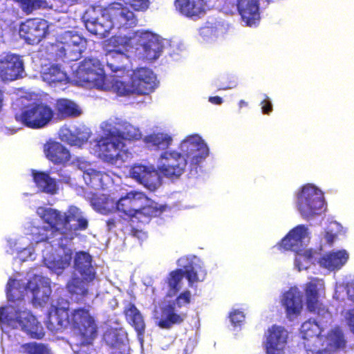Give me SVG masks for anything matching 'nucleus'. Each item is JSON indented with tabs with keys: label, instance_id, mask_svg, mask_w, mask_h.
Listing matches in <instances>:
<instances>
[{
	"label": "nucleus",
	"instance_id": "nucleus-1",
	"mask_svg": "<svg viewBox=\"0 0 354 354\" xmlns=\"http://www.w3.org/2000/svg\"><path fill=\"white\" fill-rule=\"evenodd\" d=\"M48 329L52 332L71 328L78 331L82 342L78 354H91L84 349L93 344L97 335V326L90 310L79 307L69 313V303L60 299L56 306H52L46 321Z\"/></svg>",
	"mask_w": 354,
	"mask_h": 354
},
{
	"label": "nucleus",
	"instance_id": "nucleus-2",
	"mask_svg": "<svg viewBox=\"0 0 354 354\" xmlns=\"http://www.w3.org/2000/svg\"><path fill=\"white\" fill-rule=\"evenodd\" d=\"M181 152L165 151L160 156L158 171L165 177L178 178L185 171L189 160L191 170L196 171L200 163L209 155V148L201 137L194 135L187 137L180 145Z\"/></svg>",
	"mask_w": 354,
	"mask_h": 354
},
{
	"label": "nucleus",
	"instance_id": "nucleus-3",
	"mask_svg": "<svg viewBox=\"0 0 354 354\" xmlns=\"http://www.w3.org/2000/svg\"><path fill=\"white\" fill-rule=\"evenodd\" d=\"M39 209L41 218L49 225L52 234L61 235V241H71L78 234L77 232L85 231L88 227V219L76 206H69L64 214L51 207H40Z\"/></svg>",
	"mask_w": 354,
	"mask_h": 354
},
{
	"label": "nucleus",
	"instance_id": "nucleus-4",
	"mask_svg": "<svg viewBox=\"0 0 354 354\" xmlns=\"http://www.w3.org/2000/svg\"><path fill=\"white\" fill-rule=\"evenodd\" d=\"M323 329L315 320L309 319L300 327L301 337L306 340L307 354H335V351L346 346L344 333L339 327L330 329L326 336L321 335Z\"/></svg>",
	"mask_w": 354,
	"mask_h": 354
},
{
	"label": "nucleus",
	"instance_id": "nucleus-5",
	"mask_svg": "<svg viewBox=\"0 0 354 354\" xmlns=\"http://www.w3.org/2000/svg\"><path fill=\"white\" fill-rule=\"evenodd\" d=\"M138 19L134 13L118 2H113L102 9V15L95 19H88L85 27L91 34L104 38L112 29H128L135 27Z\"/></svg>",
	"mask_w": 354,
	"mask_h": 354
},
{
	"label": "nucleus",
	"instance_id": "nucleus-6",
	"mask_svg": "<svg viewBox=\"0 0 354 354\" xmlns=\"http://www.w3.org/2000/svg\"><path fill=\"white\" fill-rule=\"evenodd\" d=\"M0 323L12 329L21 328L33 339H42L45 335L42 325L30 311L12 305L0 307Z\"/></svg>",
	"mask_w": 354,
	"mask_h": 354
},
{
	"label": "nucleus",
	"instance_id": "nucleus-7",
	"mask_svg": "<svg viewBox=\"0 0 354 354\" xmlns=\"http://www.w3.org/2000/svg\"><path fill=\"white\" fill-rule=\"evenodd\" d=\"M24 97L17 100V106L21 104L15 113V119L24 127L32 129H40L47 127L55 117L53 109L46 102H33L24 105Z\"/></svg>",
	"mask_w": 354,
	"mask_h": 354
},
{
	"label": "nucleus",
	"instance_id": "nucleus-8",
	"mask_svg": "<svg viewBox=\"0 0 354 354\" xmlns=\"http://www.w3.org/2000/svg\"><path fill=\"white\" fill-rule=\"evenodd\" d=\"M307 236V228L299 225L292 229L277 244L278 248L295 253V264L299 270L306 268L304 263H309L313 257L312 249H306L304 239Z\"/></svg>",
	"mask_w": 354,
	"mask_h": 354
},
{
	"label": "nucleus",
	"instance_id": "nucleus-9",
	"mask_svg": "<svg viewBox=\"0 0 354 354\" xmlns=\"http://www.w3.org/2000/svg\"><path fill=\"white\" fill-rule=\"evenodd\" d=\"M85 38L73 31H65L61 34L52 45L57 59L64 62L80 59L86 48Z\"/></svg>",
	"mask_w": 354,
	"mask_h": 354
},
{
	"label": "nucleus",
	"instance_id": "nucleus-10",
	"mask_svg": "<svg viewBox=\"0 0 354 354\" xmlns=\"http://www.w3.org/2000/svg\"><path fill=\"white\" fill-rule=\"evenodd\" d=\"M126 145L113 132L108 130L104 136L97 140L95 148L99 157L104 162L116 165L118 162H124L130 153Z\"/></svg>",
	"mask_w": 354,
	"mask_h": 354
},
{
	"label": "nucleus",
	"instance_id": "nucleus-11",
	"mask_svg": "<svg viewBox=\"0 0 354 354\" xmlns=\"http://www.w3.org/2000/svg\"><path fill=\"white\" fill-rule=\"evenodd\" d=\"M324 205V199L321 191L312 185H304L297 194V207L306 221L321 214Z\"/></svg>",
	"mask_w": 354,
	"mask_h": 354
},
{
	"label": "nucleus",
	"instance_id": "nucleus-12",
	"mask_svg": "<svg viewBox=\"0 0 354 354\" xmlns=\"http://www.w3.org/2000/svg\"><path fill=\"white\" fill-rule=\"evenodd\" d=\"M77 77L80 82L90 86L102 91L109 88L104 69L97 59L85 58L81 62L77 70Z\"/></svg>",
	"mask_w": 354,
	"mask_h": 354
},
{
	"label": "nucleus",
	"instance_id": "nucleus-13",
	"mask_svg": "<svg viewBox=\"0 0 354 354\" xmlns=\"http://www.w3.org/2000/svg\"><path fill=\"white\" fill-rule=\"evenodd\" d=\"M131 47L142 50L149 59H156L162 50V43L160 37L149 30H138L130 35Z\"/></svg>",
	"mask_w": 354,
	"mask_h": 354
},
{
	"label": "nucleus",
	"instance_id": "nucleus-14",
	"mask_svg": "<svg viewBox=\"0 0 354 354\" xmlns=\"http://www.w3.org/2000/svg\"><path fill=\"white\" fill-rule=\"evenodd\" d=\"M48 27L44 19H28L19 25V36L28 44H37L48 34Z\"/></svg>",
	"mask_w": 354,
	"mask_h": 354
},
{
	"label": "nucleus",
	"instance_id": "nucleus-15",
	"mask_svg": "<svg viewBox=\"0 0 354 354\" xmlns=\"http://www.w3.org/2000/svg\"><path fill=\"white\" fill-rule=\"evenodd\" d=\"M24 65L19 55L8 53L0 58V79L3 82H12L23 77Z\"/></svg>",
	"mask_w": 354,
	"mask_h": 354
},
{
	"label": "nucleus",
	"instance_id": "nucleus-16",
	"mask_svg": "<svg viewBox=\"0 0 354 354\" xmlns=\"http://www.w3.org/2000/svg\"><path fill=\"white\" fill-rule=\"evenodd\" d=\"M147 196L142 192L131 191L115 202V211L122 214L127 218L132 219L138 216L140 202L147 201Z\"/></svg>",
	"mask_w": 354,
	"mask_h": 354
},
{
	"label": "nucleus",
	"instance_id": "nucleus-17",
	"mask_svg": "<svg viewBox=\"0 0 354 354\" xmlns=\"http://www.w3.org/2000/svg\"><path fill=\"white\" fill-rule=\"evenodd\" d=\"M132 84L136 94L148 95L157 87L156 76L147 68H139L133 71L131 75Z\"/></svg>",
	"mask_w": 354,
	"mask_h": 354
},
{
	"label": "nucleus",
	"instance_id": "nucleus-18",
	"mask_svg": "<svg viewBox=\"0 0 354 354\" xmlns=\"http://www.w3.org/2000/svg\"><path fill=\"white\" fill-rule=\"evenodd\" d=\"M174 305L167 303L160 307V312L155 316L156 325L159 328L169 330L174 326L181 325L186 319L187 314L178 312Z\"/></svg>",
	"mask_w": 354,
	"mask_h": 354
},
{
	"label": "nucleus",
	"instance_id": "nucleus-19",
	"mask_svg": "<svg viewBox=\"0 0 354 354\" xmlns=\"http://www.w3.org/2000/svg\"><path fill=\"white\" fill-rule=\"evenodd\" d=\"M268 332L265 343L267 354H283L287 343V331L282 326L273 325Z\"/></svg>",
	"mask_w": 354,
	"mask_h": 354
},
{
	"label": "nucleus",
	"instance_id": "nucleus-20",
	"mask_svg": "<svg viewBox=\"0 0 354 354\" xmlns=\"http://www.w3.org/2000/svg\"><path fill=\"white\" fill-rule=\"evenodd\" d=\"M236 10L248 26H256L260 21L259 0H236Z\"/></svg>",
	"mask_w": 354,
	"mask_h": 354
},
{
	"label": "nucleus",
	"instance_id": "nucleus-21",
	"mask_svg": "<svg viewBox=\"0 0 354 354\" xmlns=\"http://www.w3.org/2000/svg\"><path fill=\"white\" fill-rule=\"evenodd\" d=\"M349 254L345 250H339L324 253L319 259L321 267L329 271L341 269L348 261Z\"/></svg>",
	"mask_w": 354,
	"mask_h": 354
},
{
	"label": "nucleus",
	"instance_id": "nucleus-22",
	"mask_svg": "<svg viewBox=\"0 0 354 354\" xmlns=\"http://www.w3.org/2000/svg\"><path fill=\"white\" fill-rule=\"evenodd\" d=\"M46 158L55 165H64L71 159L69 151L60 142L50 141L44 147Z\"/></svg>",
	"mask_w": 354,
	"mask_h": 354
},
{
	"label": "nucleus",
	"instance_id": "nucleus-23",
	"mask_svg": "<svg viewBox=\"0 0 354 354\" xmlns=\"http://www.w3.org/2000/svg\"><path fill=\"white\" fill-rule=\"evenodd\" d=\"M305 295L307 308L310 312L317 315H324L328 313V309L319 300L318 287L316 279L306 283Z\"/></svg>",
	"mask_w": 354,
	"mask_h": 354
},
{
	"label": "nucleus",
	"instance_id": "nucleus-24",
	"mask_svg": "<svg viewBox=\"0 0 354 354\" xmlns=\"http://www.w3.org/2000/svg\"><path fill=\"white\" fill-rule=\"evenodd\" d=\"M176 10L189 18H199L205 12L203 0H176Z\"/></svg>",
	"mask_w": 354,
	"mask_h": 354
},
{
	"label": "nucleus",
	"instance_id": "nucleus-25",
	"mask_svg": "<svg viewBox=\"0 0 354 354\" xmlns=\"http://www.w3.org/2000/svg\"><path fill=\"white\" fill-rule=\"evenodd\" d=\"M55 115L59 120L80 116L82 110L73 100L67 98H59L55 104Z\"/></svg>",
	"mask_w": 354,
	"mask_h": 354
},
{
	"label": "nucleus",
	"instance_id": "nucleus-26",
	"mask_svg": "<svg viewBox=\"0 0 354 354\" xmlns=\"http://www.w3.org/2000/svg\"><path fill=\"white\" fill-rule=\"evenodd\" d=\"M123 314L128 324L136 331L138 336L142 337L145 332V322L142 315L133 303L127 304Z\"/></svg>",
	"mask_w": 354,
	"mask_h": 354
},
{
	"label": "nucleus",
	"instance_id": "nucleus-27",
	"mask_svg": "<svg viewBox=\"0 0 354 354\" xmlns=\"http://www.w3.org/2000/svg\"><path fill=\"white\" fill-rule=\"evenodd\" d=\"M91 262V256L88 252H79L76 253L74 268L87 282L93 281L95 277Z\"/></svg>",
	"mask_w": 354,
	"mask_h": 354
},
{
	"label": "nucleus",
	"instance_id": "nucleus-28",
	"mask_svg": "<svg viewBox=\"0 0 354 354\" xmlns=\"http://www.w3.org/2000/svg\"><path fill=\"white\" fill-rule=\"evenodd\" d=\"M22 288L32 293V302L35 307H42L48 302L51 292L49 286H39L32 281H28L26 286Z\"/></svg>",
	"mask_w": 354,
	"mask_h": 354
},
{
	"label": "nucleus",
	"instance_id": "nucleus-29",
	"mask_svg": "<svg viewBox=\"0 0 354 354\" xmlns=\"http://www.w3.org/2000/svg\"><path fill=\"white\" fill-rule=\"evenodd\" d=\"M282 305L286 308L288 317L297 316L302 308V297L299 292L289 290L283 295Z\"/></svg>",
	"mask_w": 354,
	"mask_h": 354
},
{
	"label": "nucleus",
	"instance_id": "nucleus-30",
	"mask_svg": "<svg viewBox=\"0 0 354 354\" xmlns=\"http://www.w3.org/2000/svg\"><path fill=\"white\" fill-rule=\"evenodd\" d=\"M33 181L39 190L44 193L55 194L58 190L56 181L48 173L32 170Z\"/></svg>",
	"mask_w": 354,
	"mask_h": 354
},
{
	"label": "nucleus",
	"instance_id": "nucleus-31",
	"mask_svg": "<svg viewBox=\"0 0 354 354\" xmlns=\"http://www.w3.org/2000/svg\"><path fill=\"white\" fill-rule=\"evenodd\" d=\"M140 208L138 210V216H135L138 219H145L148 222L152 218L160 216L165 209L164 205H158L153 201L147 197V201L140 202Z\"/></svg>",
	"mask_w": 354,
	"mask_h": 354
},
{
	"label": "nucleus",
	"instance_id": "nucleus-32",
	"mask_svg": "<svg viewBox=\"0 0 354 354\" xmlns=\"http://www.w3.org/2000/svg\"><path fill=\"white\" fill-rule=\"evenodd\" d=\"M172 138L163 132L152 133L146 136L144 142L147 147L155 150H165L171 145Z\"/></svg>",
	"mask_w": 354,
	"mask_h": 354
},
{
	"label": "nucleus",
	"instance_id": "nucleus-33",
	"mask_svg": "<svg viewBox=\"0 0 354 354\" xmlns=\"http://www.w3.org/2000/svg\"><path fill=\"white\" fill-rule=\"evenodd\" d=\"M86 281L83 278L75 277H72L66 284L68 292L75 297L77 303L82 302L88 295Z\"/></svg>",
	"mask_w": 354,
	"mask_h": 354
},
{
	"label": "nucleus",
	"instance_id": "nucleus-34",
	"mask_svg": "<svg viewBox=\"0 0 354 354\" xmlns=\"http://www.w3.org/2000/svg\"><path fill=\"white\" fill-rule=\"evenodd\" d=\"M91 205L95 211L102 214L115 212V202L105 194L93 195L91 198Z\"/></svg>",
	"mask_w": 354,
	"mask_h": 354
},
{
	"label": "nucleus",
	"instance_id": "nucleus-35",
	"mask_svg": "<svg viewBox=\"0 0 354 354\" xmlns=\"http://www.w3.org/2000/svg\"><path fill=\"white\" fill-rule=\"evenodd\" d=\"M120 129H112L117 137L124 142L125 140L135 141L141 139L142 133L140 129L127 122L119 123Z\"/></svg>",
	"mask_w": 354,
	"mask_h": 354
},
{
	"label": "nucleus",
	"instance_id": "nucleus-36",
	"mask_svg": "<svg viewBox=\"0 0 354 354\" xmlns=\"http://www.w3.org/2000/svg\"><path fill=\"white\" fill-rule=\"evenodd\" d=\"M125 59V54L120 50H110L106 54L107 66L114 72L123 69Z\"/></svg>",
	"mask_w": 354,
	"mask_h": 354
},
{
	"label": "nucleus",
	"instance_id": "nucleus-37",
	"mask_svg": "<svg viewBox=\"0 0 354 354\" xmlns=\"http://www.w3.org/2000/svg\"><path fill=\"white\" fill-rule=\"evenodd\" d=\"M183 270L176 269L170 272L165 279V283L169 288V292L171 295H176L180 289V283L183 279Z\"/></svg>",
	"mask_w": 354,
	"mask_h": 354
},
{
	"label": "nucleus",
	"instance_id": "nucleus-38",
	"mask_svg": "<svg viewBox=\"0 0 354 354\" xmlns=\"http://www.w3.org/2000/svg\"><path fill=\"white\" fill-rule=\"evenodd\" d=\"M30 235L32 241L36 243L46 242L55 234H52L51 228L46 226H31Z\"/></svg>",
	"mask_w": 354,
	"mask_h": 354
},
{
	"label": "nucleus",
	"instance_id": "nucleus-39",
	"mask_svg": "<svg viewBox=\"0 0 354 354\" xmlns=\"http://www.w3.org/2000/svg\"><path fill=\"white\" fill-rule=\"evenodd\" d=\"M107 83L109 85L108 90H112L113 92L119 96H127L131 94H136V90L132 84V81L129 84L119 80H113L111 84L108 82Z\"/></svg>",
	"mask_w": 354,
	"mask_h": 354
},
{
	"label": "nucleus",
	"instance_id": "nucleus-40",
	"mask_svg": "<svg viewBox=\"0 0 354 354\" xmlns=\"http://www.w3.org/2000/svg\"><path fill=\"white\" fill-rule=\"evenodd\" d=\"M140 184L150 191H154L161 185V177L157 170L150 167Z\"/></svg>",
	"mask_w": 354,
	"mask_h": 354
},
{
	"label": "nucleus",
	"instance_id": "nucleus-41",
	"mask_svg": "<svg viewBox=\"0 0 354 354\" xmlns=\"http://www.w3.org/2000/svg\"><path fill=\"white\" fill-rule=\"evenodd\" d=\"M26 15L45 6L44 0H13Z\"/></svg>",
	"mask_w": 354,
	"mask_h": 354
},
{
	"label": "nucleus",
	"instance_id": "nucleus-42",
	"mask_svg": "<svg viewBox=\"0 0 354 354\" xmlns=\"http://www.w3.org/2000/svg\"><path fill=\"white\" fill-rule=\"evenodd\" d=\"M17 282L15 279H10L8 281L6 294L9 301H16L24 299L23 291H19V288L15 286Z\"/></svg>",
	"mask_w": 354,
	"mask_h": 354
},
{
	"label": "nucleus",
	"instance_id": "nucleus-43",
	"mask_svg": "<svg viewBox=\"0 0 354 354\" xmlns=\"http://www.w3.org/2000/svg\"><path fill=\"white\" fill-rule=\"evenodd\" d=\"M104 339L106 344L111 347H117L123 342L119 331L116 329H110L104 334Z\"/></svg>",
	"mask_w": 354,
	"mask_h": 354
},
{
	"label": "nucleus",
	"instance_id": "nucleus-44",
	"mask_svg": "<svg viewBox=\"0 0 354 354\" xmlns=\"http://www.w3.org/2000/svg\"><path fill=\"white\" fill-rule=\"evenodd\" d=\"M191 292L189 290H185L183 292L180 293L175 300L172 301H169V304H174V307L175 308H181L183 306H187L191 303Z\"/></svg>",
	"mask_w": 354,
	"mask_h": 354
},
{
	"label": "nucleus",
	"instance_id": "nucleus-45",
	"mask_svg": "<svg viewBox=\"0 0 354 354\" xmlns=\"http://www.w3.org/2000/svg\"><path fill=\"white\" fill-rule=\"evenodd\" d=\"M149 167L143 165H134L130 170V176L137 183H140L144 176L147 174Z\"/></svg>",
	"mask_w": 354,
	"mask_h": 354
},
{
	"label": "nucleus",
	"instance_id": "nucleus-46",
	"mask_svg": "<svg viewBox=\"0 0 354 354\" xmlns=\"http://www.w3.org/2000/svg\"><path fill=\"white\" fill-rule=\"evenodd\" d=\"M46 75L50 82H59L64 79V74L57 65L50 66L46 73Z\"/></svg>",
	"mask_w": 354,
	"mask_h": 354
},
{
	"label": "nucleus",
	"instance_id": "nucleus-47",
	"mask_svg": "<svg viewBox=\"0 0 354 354\" xmlns=\"http://www.w3.org/2000/svg\"><path fill=\"white\" fill-rule=\"evenodd\" d=\"M109 44L115 48L120 47H131V43L130 42V36L122 37L120 35H113L109 39Z\"/></svg>",
	"mask_w": 354,
	"mask_h": 354
},
{
	"label": "nucleus",
	"instance_id": "nucleus-48",
	"mask_svg": "<svg viewBox=\"0 0 354 354\" xmlns=\"http://www.w3.org/2000/svg\"><path fill=\"white\" fill-rule=\"evenodd\" d=\"M123 1L131 7L136 11L144 12L149 6V0H123Z\"/></svg>",
	"mask_w": 354,
	"mask_h": 354
},
{
	"label": "nucleus",
	"instance_id": "nucleus-49",
	"mask_svg": "<svg viewBox=\"0 0 354 354\" xmlns=\"http://www.w3.org/2000/svg\"><path fill=\"white\" fill-rule=\"evenodd\" d=\"M184 269L183 277L185 276L190 285L198 281L197 271L195 270L192 263L190 262L188 265L184 266Z\"/></svg>",
	"mask_w": 354,
	"mask_h": 354
},
{
	"label": "nucleus",
	"instance_id": "nucleus-50",
	"mask_svg": "<svg viewBox=\"0 0 354 354\" xmlns=\"http://www.w3.org/2000/svg\"><path fill=\"white\" fill-rule=\"evenodd\" d=\"M62 139L70 145H77V139L75 137V132L74 131H71L69 129H66L62 131V133L61 135Z\"/></svg>",
	"mask_w": 354,
	"mask_h": 354
},
{
	"label": "nucleus",
	"instance_id": "nucleus-51",
	"mask_svg": "<svg viewBox=\"0 0 354 354\" xmlns=\"http://www.w3.org/2000/svg\"><path fill=\"white\" fill-rule=\"evenodd\" d=\"M230 319L234 326H239L243 322L245 315L242 311L234 310L230 314Z\"/></svg>",
	"mask_w": 354,
	"mask_h": 354
},
{
	"label": "nucleus",
	"instance_id": "nucleus-52",
	"mask_svg": "<svg viewBox=\"0 0 354 354\" xmlns=\"http://www.w3.org/2000/svg\"><path fill=\"white\" fill-rule=\"evenodd\" d=\"M75 132L76 139L78 140H77L76 146H81L82 145L86 143L90 137V135L88 132L82 130L80 128H76L75 129Z\"/></svg>",
	"mask_w": 354,
	"mask_h": 354
},
{
	"label": "nucleus",
	"instance_id": "nucleus-53",
	"mask_svg": "<svg viewBox=\"0 0 354 354\" xmlns=\"http://www.w3.org/2000/svg\"><path fill=\"white\" fill-rule=\"evenodd\" d=\"M261 105L263 114L269 115L272 111V104L268 95L261 101Z\"/></svg>",
	"mask_w": 354,
	"mask_h": 354
},
{
	"label": "nucleus",
	"instance_id": "nucleus-54",
	"mask_svg": "<svg viewBox=\"0 0 354 354\" xmlns=\"http://www.w3.org/2000/svg\"><path fill=\"white\" fill-rule=\"evenodd\" d=\"M55 172L57 174L59 177V181L62 183H64L66 184H69L71 183V178L69 174L62 168L57 169Z\"/></svg>",
	"mask_w": 354,
	"mask_h": 354
},
{
	"label": "nucleus",
	"instance_id": "nucleus-55",
	"mask_svg": "<svg viewBox=\"0 0 354 354\" xmlns=\"http://www.w3.org/2000/svg\"><path fill=\"white\" fill-rule=\"evenodd\" d=\"M345 319L347 324L351 328V330L354 334V308L346 312Z\"/></svg>",
	"mask_w": 354,
	"mask_h": 354
},
{
	"label": "nucleus",
	"instance_id": "nucleus-56",
	"mask_svg": "<svg viewBox=\"0 0 354 354\" xmlns=\"http://www.w3.org/2000/svg\"><path fill=\"white\" fill-rule=\"evenodd\" d=\"M346 290L348 299L354 304V280L346 283Z\"/></svg>",
	"mask_w": 354,
	"mask_h": 354
},
{
	"label": "nucleus",
	"instance_id": "nucleus-57",
	"mask_svg": "<svg viewBox=\"0 0 354 354\" xmlns=\"http://www.w3.org/2000/svg\"><path fill=\"white\" fill-rule=\"evenodd\" d=\"M129 235L133 238L138 239L140 241H142L143 240L146 239L147 236L144 232L134 227L131 228Z\"/></svg>",
	"mask_w": 354,
	"mask_h": 354
},
{
	"label": "nucleus",
	"instance_id": "nucleus-58",
	"mask_svg": "<svg viewBox=\"0 0 354 354\" xmlns=\"http://www.w3.org/2000/svg\"><path fill=\"white\" fill-rule=\"evenodd\" d=\"M335 236H336L335 234H333L330 232H328V231L326 232V233L324 234L325 240L330 245L333 243Z\"/></svg>",
	"mask_w": 354,
	"mask_h": 354
},
{
	"label": "nucleus",
	"instance_id": "nucleus-59",
	"mask_svg": "<svg viewBox=\"0 0 354 354\" xmlns=\"http://www.w3.org/2000/svg\"><path fill=\"white\" fill-rule=\"evenodd\" d=\"M106 223L108 230L111 231L115 227V219L114 218H110L106 220Z\"/></svg>",
	"mask_w": 354,
	"mask_h": 354
},
{
	"label": "nucleus",
	"instance_id": "nucleus-60",
	"mask_svg": "<svg viewBox=\"0 0 354 354\" xmlns=\"http://www.w3.org/2000/svg\"><path fill=\"white\" fill-rule=\"evenodd\" d=\"M209 101L214 104L219 105L223 102V99L219 96H213L209 97Z\"/></svg>",
	"mask_w": 354,
	"mask_h": 354
},
{
	"label": "nucleus",
	"instance_id": "nucleus-61",
	"mask_svg": "<svg viewBox=\"0 0 354 354\" xmlns=\"http://www.w3.org/2000/svg\"><path fill=\"white\" fill-rule=\"evenodd\" d=\"M248 106V102L244 101L243 100H241L239 101V106L240 109L243 108V107H245V106Z\"/></svg>",
	"mask_w": 354,
	"mask_h": 354
},
{
	"label": "nucleus",
	"instance_id": "nucleus-62",
	"mask_svg": "<svg viewBox=\"0 0 354 354\" xmlns=\"http://www.w3.org/2000/svg\"><path fill=\"white\" fill-rule=\"evenodd\" d=\"M232 86H233V85L223 86L220 87L219 89L226 90V89L232 88Z\"/></svg>",
	"mask_w": 354,
	"mask_h": 354
},
{
	"label": "nucleus",
	"instance_id": "nucleus-63",
	"mask_svg": "<svg viewBox=\"0 0 354 354\" xmlns=\"http://www.w3.org/2000/svg\"><path fill=\"white\" fill-rule=\"evenodd\" d=\"M227 5H228V3H225V5H224V6H223V8L225 10V12H230V13H231V14H233V12H232V11H231V10H227Z\"/></svg>",
	"mask_w": 354,
	"mask_h": 354
}]
</instances>
